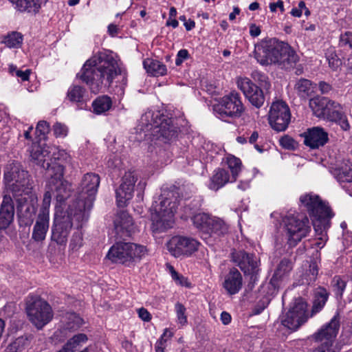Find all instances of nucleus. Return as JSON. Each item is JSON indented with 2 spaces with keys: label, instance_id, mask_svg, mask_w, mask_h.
<instances>
[{
  "label": "nucleus",
  "instance_id": "nucleus-41",
  "mask_svg": "<svg viewBox=\"0 0 352 352\" xmlns=\"http://www.w3.org/2000/svg\"><path fill=\"white\" fill-rule=\"evenodd\" d=\"M347 280L340 276H335L331 282V287L338 300H341L346 289Z\"/></svg>",
  "mask_w": 352,
  "mask_h": 352
},
{
  "label": "nucleus",
  "instance_id": "nucleus-35",
  "mask_svg": "<svg viewBox=\"0 0 352 352\" xmlns=\"http://www.w3.org/2000/svg\"><path fill=\"white\" fill-rule=\"evenodd\" d=\"M144 68L146 72L153 76H164L167 69L165 65L159 60L146 58L143 61Z\"/></svg>",
  "mask_w": 352,
  "mask_h": 352
},
{
  "label": "nucleus",
  "instance_id": "nucleus-64",
  "mask_svg": "<svg viewBox=\"0 0 352 352\" xmlns=\"http://www.w3.org/2000/svg\"><path fill=\"white\" fill-rule=\"evenodd\" d=\"M119 32V29L116 25L109 24L108 26V32L111 36H116Z\"/></svg>",
  "mask_w": 352,
  "mask_h": 352
},
{
  "label": "nucleus",
  "instance_id": "nucleus-8",
  "mask_svg": "<svg viewBox=\"0 0 352 352\" xmlns=\"http://www.w3.org/2000/svg\"><path fill=\"white\" fill-rule=\"evenodd\" d=\"M26 313L29 320L38 329H42L52 321L54 311L44 299L35 295H29L26 302Z\"/></svg>",
  "mask_w": 352,
  "mask_h": 352
},
{
  "label": "nucleus",
  "instance_id": "nucleus-7",
  "mask_svg": "<svg viewBox=\"0 0 352 352\" xmlns=\"http://www.w3.org/2000/svg\"><path fill=\"white\" fill-rule=\"evenodd\" d=\"M146 246L131 242H117L109 249L107 256L114 263L127 267L135 265L147 254Z\"/></svg>",
  "mask_w": 352,
  "mask_h": 352
},
{
  "label": "nucleus",
  "instance_id": "nucleus-51",
  "mask_svg": "<svg viewBox=\"0 0 352 352\" xmlns=\"http://www.w3.org/2000/svg\"><path fill=\"white\" fill-rule=\"evenodd\" d=\"M340 45L352 50V32H346L340 35Z\"/></svg>",
  "mask_w": 352,
  "mask_h": 352
},
{
  "label": "nucleus",
  "instance_id": "nucleus-56",
  "mask_svg": "<svg viewBox=\"0 0 352 352\" xmlns=\"http://www.w3.org/2000/svg\"><path fill=\"white\" fill-rule=\"evenodd\" d=\"M280 145L287 149H293L295 147L296 142L289 136H285L280 140Z\"/></svg>",
  "mask_w": 352,
  "mask_h": 352
},
{
  "label": "nucleus",
  "instance_id": "nucleus-62",
  "mask_svg": "<svg viewBox=\"0 0 352 352\" xmlns=\"http://www.w3.org/2000/svg\"><path fill=\"white\" fill-rule=\"evenodd\" d=\"M30 73V72L29 69H27L25 71H21V70L16 71V76L21 78L23 81H25L29 79Z\"/></svg>",
  "mask_w": 352,
  "mask_h": 352
},
{
  "label": "nucleus",
  "instance_id": "nucleus-24",
  "mask_svg": "<svg viewBox=\"0 0 352 352\" xmlns=\"http://www.w3.org/2000/svg\"><path fill=\"white\" fill-rule=\"evenodd\" d=\"M172 118H164L160 125L154 131L157 133L158 139L168 142L176 139L179 133V127L173 123Z\"/></svg>",
  "mask_w": 352,
  "mask_h": 352
},
{
  "label": "nucleus",
  "instance_id": "nucleus-57",
  "mask_svg": "<svg viewBox=\"0 0 352 352\" xmlns=\"http://www.w3.org/2000/svg\"><path fill=\"white\" fill-rule=\"evenodd\" d=\"M304 8H306V6L304 1H301L298 3V8H294L291 10V14L296 17L301 16Z\"/></svg>",
  "mask_w": 352,
  "mask_h": 352
},
{
  "label": "nucleus",
  "instance_id": "nucleus-36",
  "mask_svg": "<svg viewBox=\"0 0 352 352\" xmlns=\"http://www.w3.org/2000/svg\"><path fill=\"white\" fill-rule=\"evenodd\" d=\"M50 155L51 166L50 170L52 171L53 166H56L58 164L62 165L63 163L67 162L69 159V155L63 149H60L59 147L56 146H50Z\"/></svg>",
  "mask_w": 352,
  "mask_h": 352
},
{
  "label": "nucleus",
  "instance_id": "nucleus-3",
  "mask_svg": "<svg viewBox=\"0 0 352 352\" xmlns=\"http://www.w3.org/2000/svg\"><path fill=\"white\" fill-rule=\"evenodd\" d=\"M254 57L262 65H276L289 69L298 61V56L286 43L274 38H265L255 44Z\"/></svg>",
  "mask_w": 352,
  "mask_h": 352
},
{
  "label": "nucleus",
  "instance_id": "nucleus-63",
  "mask_svg": "<svg viewBox=\"0 0 352 352\" xmlns=\"http://www.w3.org/2000/svg\"><path fill=\"white\" fill-rule=\"evenodd\" d=\"M319 88L322 94H327L331 91V86L329 83L322 81L319 83Z\"/></svg>",
  "mask_w": 352,
  "mask_h": 352
},
{
  "label": "nucleus",
  "instance_id": "nucleus-59",
  "mask_svg": "<svg viewBox=\"0 0 352 352\" xmlns=\"http://www.w3.org/2000/svg\"><path fill=\"white\" fill-rule=\"evenodd\" d=\"M270 10L272 12H276L277 9L279 8L281 12L284 11L283 1L278 0L276 2L270 3Z\"/></svg>",
  "mask_w": 352,
  "mask_h": 352
},
{
  "label": "nucleus",
  "instance_id": "nucleus-33",
  "mask_svg": "<svg viewBox=\"0 0 352 352\" xmlns=\"http://www.w3.org/2000/svg\"><path fill=\"white\" fill-rule=\"evenodd\" d=\"M210 228L207 235L208 239L206 240L209 245H212V238L216 239L228 232V226L222 219L217 217H214Z\"/></svg>",
  "mask_w": 352,
  "mask_h": 352
},
{
  "label": "nucleus",
  "instance_id": "nucleus-39",
  "mask_svg": "<svg viewBox=\"0 0 352 352\" xmlns=\"http://www.w3.org/2000/svg\"><path fill=\"white\" fill-rule=\"evenodd\" d=\"M231 172L232 182H235L241 170L242 164L239 158L228 155L224 160Z\"/></svg>",
  "mask_w": 352,
  "mask_h": 352
},
{
  "label": "nucleus",
  "instance_id": "nucleus-5",
  "mask_svg": "<svg viewBox=\"0 0 352 352\" xmlns=\"http://www.w3.org/2000/svg\"><path fill=\"white\" fill-rule=\"evenodd\" d=\"M300 203L312 219L315 232L323 235V232L330 227V219L333 216L328 204L313 192L301 195Z\"/></svg>",
  "mask_w": 352,
  "mask_h": 352
},
{
  "label": "nucleus",
  "instance_id": "nucleus-25",
  "mask_svg": "<svg viewBox=\"0 0 352 352\" xmlns=\"http://www.w3.org/2000/svg\"><path fill=\"white\" fill-rule=\"evenodd\" d=\"M243 286V277L239 271L236 268H232L225 276L223 287L230 295L238 294Z\"/></svg>",
  "mask_w": 352,
  "mask_h": 352
},
{
  "label": "nucleus",
  "instance_id": "nucleus-17",
  "mask_svg": "<svg viewBox=\"0 0 352 352\" xmlns=\"http://www.w3.org/2000/svg\"><path fill=\"white\" fill-rule=\"evenodd\" d=\"M291 114L287 104L283 101L272 103L269 112V122L276 131H284L288 127Z\"/></svg>",
  "mask_w": 352,
  "mask_h": 352
},
{
  "label": "nucleus",
  "instance_id": "nucleus-37",
  "mask_svg": "<svg viewBox=\"0 0 352 352\" xmlns=\"http://www.w3.org/2000/svg\"><path fill=\"white\" fill-rule=\"evenodd\" d=\"M112 107V100L108 96H100L92 102L93 112L100 115L108 111Z\"/></svg>",
  "mask_w": 352,
  "mask_h": 352
},
{
  "label": "nucleus",
  "instance_id": "nucleus-1",
  "mask_svg": "<svg viewBox=\"0 0 352 352\" xmlns=\"http://www.w3.org/2000/svg\"><path fill=\"white\" fill-rule=\"evenodd\" d=\"M77 76L89 87L91 92L98 93L102 87H109L115 78L120 76V84L116 85V94L122 96L127 78L111 54L99 52L84 64Z\"/></svg>",
  "mask_w": 352,
  "mask_h": 352
},
{
  "label": "nucleus",
  "instance_id": "nucleus-14",
  "mask_svg": "<svg viewBox=\"0 0 352 352\" xmlns=\"http://www.w3.org/2000/svg\"><path fill=\"white\" fill-rule=\"evenodd\" d=\"M232 260L245 275L250 276V283L248 287L252 289L257 280V275L260 270L258 258L254 254L240 251L233 253Z\"/></svg>",
  "mask_w": 352,
  "mask_h": 352
},
{
  "label": "nucleus",
  "instance_id": "nucleus-46",
  "mask_svg": "<svg viewBox=\"0 0 352 352\" xmlns=\"http://www.w3.org/2000/svg\"><path fill=\"white\" fill-rule=\"evenodd\" d=\"M326 58L329 63V67L333 71H337L342 65V60L335 51L332 49L329 50L326 53Z\"/></svg>",
  "mask_w": 352,
  "mask_h": 352
},
{
  "label": "nucleus",
  "instance_id": "nucleus-18",
  "mask_svg": "<svg viewBox=\"0 0 352 352\" xmlns=\"http://www.w3.org/2000/svg\"><path fill=\"white\" fill-rule=\"evenodd\" d=\"M306 310V303L302 301L295 302L289 310L282 316L281 323L289 329H297L307 319Z\"/></svg>",
  "mask_w": 352,
  "mask_h": 352
},
{
  "label": "nucleus",
  "instance_id": "nucleus-60",
  "mask_svg": "<svg viewBox=\"0 0 352 352\" xmlns=\"http://www.w3.org/2000/svg\"><path fill=\"white\" fill-rule=\"evenodd\" d=\"M327 230H325L323 232V233H322V234H323V235H322V234H320V233H318V232H316V234L317 235H318V236H319V240H320V241H318V242H317V243H316V245H317V247H318V248H322V247L324 245L325 242H326V241H327V235H326V232H327Z\"/></svg>",
  "mask_w": 352,
  "mask_h": 352
},
{
  "label": "nucleus",
  "instance_id": "nucleus-43",
  "mask_svg": "<svg viewBox=\"0 0 352 352\" xmlns=\"http://www.w3.org/2000/svg\"><path fill=\"white\" fill-rule=\"evenodd\" d=\"M85 89L79 85H72L67 91V98L72 102L80 103L83 100Z\"/></svg>",
  "mask_w": 352,
  "mask_h": 352
},
{
  "label": "nucleus",
  "instance_id": "nucleus-44",
  "mask_svg": "<svg viewBox=\"0 0 352 352\" xmlns=\"http://www.w3.org/2000/svg\"><path fill=\"white\" fill-rule=\"evenodd\" d=\"M22 41L23 37L21 34L12 32L4 37L3 43L10 48H17L20 47Z\"/></svg>",
  "mask_w": 352,
  "mask_h": 352
},
{
  "label": "nucleus",
  "instance_id": "nucleus-61",
  "mask_svg": "<svg viewBox=\"0 0 352 352\" xmlns=\"http://www.w3.org/2000/svg\"><path fill=\"white\" fill-rule=\"evenodd\" d=\"M261 34V29L255 24H251L250 26V34L252 37H256Z\"/></svg>",
  "mask_w": 352,
  "mask_h": 352
},
{
  "label": "nucleus",
  "instance_id": "nucleus-42",
  "mask_svg": "<svg viewBox=\"0 0 352 352\" xmlns=\"http://www.w3.org/2000/svg\"><path fill=\"white\" fill-rule=\"evenodd\" d=\"M327 106L324 107V116L321 118L331 121L342 109L340 104L327 98Z\"/></svg>",
  "mask_w": 352,
  "mask_h": 352
},
{
  "label": "nucleus",
  "instance_id": "nucleus-55",
  "mask_svg": "<svg viewBox=\"0 0 352 352\" xmlns=\"http://www.w3.org/2000/svg\"><path fill=\"white\" fill-rule=\"evenodd\" d=\"M190 55L188 51L186 49L180 50L176 56L175 64L177 66L181 65L184 60H187L189 58Z\"/></svg>",
  "mask_w": 352,
  "mask_h": 352
},
{
  "label": "nucleus",
  "instance_id": "nucleus-38",
  "mask_svg": "<svg viewBox=\"0 0 352 352\" xmlns=\"http://www.w3.org/2000/svg\"><path fill=\"white\" fill-rule=\"evenodd\" d=\"M294 89L299 97L306 99L314 92V86L309 80L300 78L295 84Z\"/></svg>",
  "mask_w": 352,
  "mask_h": 352
},
{
  "label": "nucleus",
  "instance_id": "nucleus-27",
  "mask_svg": "<svg viewBox=\"0 0 352 352\" xmlns=\"http://www.w3.org/2000/svg\"><path fill=\"white\" fill-rule=\"evenodd\" d=\"M114 227L120 237L130 236L133 230V219L128 212H120L114 219Z\"/></svg>",
  "mask_w": 352,
  "mask_h": 352
},
{
  "label": "nucleus",
  "instance_id": "nucleus-34",
  "mask_svg": "<svg viewBox=\"0 0 352 352\" xmlns=\"http://www.w3.org/2000/svg\"><path fill=\"white\" fill-rule=\"evenodd\" d=\"M329 296V292L324 287H318L314 292L311 309L312 315L320 312L324 307Z\"/></svg>",
  "mask_w": 352,
  "mask_h": 352
},
{
  "label": "nucleus",
  "instance_id": "nucleus-53",
  "mask_svg": "<svg viewBox=\"0 0 352 352\" xmlns=\"http://www.w3.org/2000/svg\"><path fill=\"white\" fill-rule=\"evenodd\" d=\"M318 274V266L316 262H311L309 265V272L307 273V283L314 282Z\"/></svg>",
  "mask_w": 352,
  "mask_h": 352
},
{
  "label": "nucleus",
  "instance_id": "nucleus-15",
  "mask_svg": "<svg viewBox=\"0 0 352 352\" xmlns=\"http://www.w3.org/2000/svg\"><path fill=\"white\" fill-rule=\"evenodd\" d=\"M51 195L50 192L44 194L42 206L33 227L32 238L36 242L45 240L50 224V207Z\"/></svg>",
  "mask_w": 352,
  "mask_h": 352
},
{
  "label": "nucleus",
  "instance_id": "nucleus-21",
  "mask_svg": "<svg viewBox=\"0 0 352 352\" xmlns=\"http://www.w3.org/2000/svg\"><path fill=\"white\" fill-rule=\"evenodd\" d=\"M331 173L340 184L352 185V162L351 160L338 157L331 168Z\"/></svg>",
  "mask_w": 352,
  "mask_h": 352
},
{
  "label": "nucleus",
  "instance_id": "nucleus-30",
  "mask_svg": "<svg viewBox=\"0 0 352 352\" xmlns=\"http://www.w3.org/2000/svg\"><path fill=\"white\" fill-rule=\"evenodd\" d=\"M229 182L232 183L233 182H232V177L230 175L228 170L218 168L214 170L210 179L208 188L217 191Z\"/></svg>",
  "mask_w": 352,
  "mask_h": 352
},
{
  "label": "nucleus",
  "instance_id": "nucleus-48",
  "mask_svg": "<svg viewBox=\"0 0 352 352\" xmlns=\"http://www.w3.org/2000/svg\"><path fill=\"white\" fill-rule=\"evenodd\" d=\"M82 324V319L76 314L72 313L68 316V322H67V329L76 330Z\"/></svg>",
  "mask_w": 352,
  "mask_h": 352
},
{
  "label": "nucleus",
  "instance_id": "nucleus-49",
  "mask_svg": "<svg viewBox=\"0 0 352 352\" xmlns=\"http://www.w3.org/2000/svg\"><path fill=\"white\" fill-rule=\"evenodd\" d=\"M175 309L177 315V322L182 326L186 324L187 317L186 315L185 307L182 304L177 302L175 305Z\"/></svg>",
  "mask_w": 352,
  "mask_h": 352
},
{
  "label": "nucleus",
  "instance_id": "nucleus-23",
  "mask_svg": "<svg viewBox=\"0 0 352 352\" xmlns=\"http://www.w3.org/2000/svg\"><path fill=\"white\" fill-rule=\"evenodd\" d=\"M50 145L33 143L30 150L31 160L41 168L50 170L51 166Z\"/></svg>",
  "mask_w": 352,
  "mask_h": 352
},
{
  "label": "nucleus",
  "instance_id": "nucleus-19",
  "mask_svg": "<svg viewBox=\"0 0 352 352\" xmlns=\"http://www.w3.org/2000/svg\"><path fill=\"white\" fill-rule=\"evenodd\" d=\"M138 179L134 172L125 173L120 187L116 190V201L119 207H124L133 195L134 185Z\"/></svg>",
  "mask_w": 352,
  "mask_h": 352
},
{
  "label": "nucleus",
  "instance_id": "nucleus-52",
  "mask_svg": "<svg viewBox=\"0 0 352 352\" xmlns=\"http://www.w3.org/2000/svg\"><path fill=\"white\" fill-rule=\"evenodd\" d=\"M54 134L56 138H65L68 133V129L66 125L57 122L53 126Z\"/></svg>",
  "mask_w": 352,
  "mask_h": 352
},
{
  "label": "nucleus",
  "instance_id": "nucleus-16",
  "mask_svg": "<svg viewBox=\"0 0 352 352\" xmlns=\"http://www.w3.org/2000/svg\"><path fill=\"white\" fill-rule=\"evenodd\" d=\"M200 243L192 237L174 236L166 243L170 254L175 258L189 256L196 252Z\"/></svg>",
  "mask_w": 352,
  "mask_h": 352
},
{
  "label": "nucleus",
  "instance_id": "nucleus-4",
  "mask_svg": "<svg viewBox=\"0 0 352 352\" xmlns=\"http://www.w3.org/2000/svg\"><path fill=\"white\" fill-rule=\"evenodd\" d=\"M178 195L175 189H162L157 200L153 201L151 208L153 232H164L173 226L174 216L178 206Z\"/></svg>",
  "mask_w": 352,
  "mask_h": 352
},
{
  "label": "nucleus",
  "instance_id": "nucleus-45",
  "mask_svg": "<svg viewBox=\"0 0 352 352\" xmlns=\"http://www.w3.org/2000/svg\"><path fill=\"white\" fill-rule=\"evenodd\" d=\"M28 343L26 337H19L7 346L4 352H22Z\"/></svg>",
  "mask_w": 352,
  "mask_h": 352
},
{
  "label": "nucleus",
  "instance_id": "nucleus-6",
  "mask_svg": "<svg viewBox=\"0 0 352 352\" xmlns=\"http://www.w3.org/2000/svg\"><path fill=\"white\" fill-rule=\"evenodd\" d=\"M100 185V177L93 173L85 174L80 183V192L76 208L79 213L75 212L74 217L78 221H87L89 212L91 209L98 188Z\"/></svg>",
  "mask_w": 352,
  "mask_h": 352
},
{
  "label": "nucleus",
  "instance_id": "nucleus-32",
  "mask_svg": "<svg viewBox=\"0 0 352 352\" xmlns=\"http://www.w3.org/2000/svg\"><path fill=\"white\" fill-rule=\"evenodd\" d=\"M19 11L36 14L47 0H9Z\"/></svg>",
  "mask_w": 352,
  "mask_h": 352
},
{
  "label": "nucleus",
  "instance_id": "nucleus-11",
  "mask_svg": "<svg viewBox=\"0 0 352 352\" xmlns=\"http://www.w3.org/2000/svg\"><path fill=\"white\" fill-rule=\"evenodd\" d=\"M283 222L288 243L290 246H295L311 231L309 221L307 217H300L289 214L285 217Z\"/></svg>",
  "mask_w": 352,
  "mask_h": 352
},
{
  "label": "nucleus",
  "instance_id": "nucleus-28",
  "mask_svg": "<svg viewBox=\"0 0 352 352\" xmlns=\"http://www.w3.org/2000/svg\"><path fill=\"white\" fill-rule=\"evenodd\" d=\"M164 118H166V116L163 115L160 111L148 110L142 116L140 123L142 127H144L146 130H153L155 131Z\"/></svg>",
  "mask_w": 352,
  "mask_h": 352
},
{
  "label": "nucleus",
  "instance_id": "nucleus-47",
  "mask_svg": "<svg viewBox=\"0 0 352 352\" xmlns=\"http://www.w3.org/2000/svg\"><path fill=\"white\" fill-rule=\"evenodd\" d=\"M331 121L336 122L344 131L350 129V124L342 109Z\"/></svg>",
  "mask_w": 352,
  "mask_h": 352
},
{
  "label": "nucleus",
  "instance_id": "nucleus-2",
  "mask_svg": "<svg viewBox=\"0 0 352 352\" xmlns=\"http://www.w3.org/2000/svg\"><path fill=\"white\" fill-rule=\"evenodd\" d=\"M3 182L16 199L19 214L31 219L36 212V197L32 193L28 172L21 169L18 163L8 164L4 170Z\"/></svg>",
  "mask_w": 352,
  "mask_h": 352
},
{
  "label": "nucleus",
  "instance_id": "nucleus-9",
  "mask_svg": "<svg viewBox=\"0 0 352 352\" xmlns=\"http://www.w3.org/2000/svg\"><path fill=\"white\" fill-rule=\"evenodd\" d=\"M75 212L79 213L78 209L75 207L69 208V212L67 215H56L54 221V227L52 228V239L58 244L62 245L66 243L67 236L71 228L76 223L77 229L81 228L87 221H78L74 217Z\"/></svg>",
  "mask_w": 352,
  "mask_h": 352
},
{
  "label": "nucleus",
  "instance_id": "nucleus-22",
  "mask_svg": "<svg viewBox=\"0 0 352 352\" xmlns=\"http://www.w3.org/2000/svg\"><path fill=\"white\" fill-rule=\"evenodd\" d=\"M302 136L304 137V144L311 148H318L329 141L328 133L319 126L308 129Z\"/></svg>",
  "mask_w": 352,
  "mask_h": 352
},
{
  "label": "nucleus",
  "instance_id": "nucleus-40",
  "mask_svg": "<svg viewBox=\"0 0 352 352\" xmlns=\"http://www.w3.org/2000/svg\"><path fill=\"white\" fill-rule=\"evenodd\" d=\"M327 100L326 97H315L309 100V107L316 117L321 118L322 116H324Z\"/></svg>",
  "mask_w": 352,
  "mask_h": 352
},
{
  "label": "nucleus",
  "instance_id": "nucleus-20",
  "mask_svg": "<svg viewBox=\"0 0 352 352\" xmlns=\"http://www.w3.org/2000/svg\"><path fill=\"white\" fill-rule=\"evenodd\" d=\"M237 86L254 107L260 108L263 104L265 97L263 91L249 78H239Z\"/></svg>",
  "mask_w": 352,
  "mask_h": 352
},
{
  "label": "nucleus",
  "instance_id": "nucleus-50",
  "mask_svg": "<svg viewBox=\"0 0 352 352\" xmlns=\"http://www.w3.org/2000/svg\"><path fill=\"white\" fill-rule=\"evenodd\" d=\"M82 245V233L78 229L72 237L69 247L73 251L78 250Z\"/></svg>",
  "mask_w": 352,
  "mask_h": 352
},
{
  "label": "nucleus",
  "instance_id": "nucleus-12",
  "mask_svg": "<svg viewBox=\"0 0 352 352\" xmlns=\"http://www.w3.org/2000/svg\"><path fill=\"white\" fill-rule=\"evenodd\" d=\"M217 116L224 120L241 116L244 108L239 94L235 91L224 96L221 101L213 107Z\"/></svg>",
  "mask_w": 352,
  "mask_h": 352
},
{
  "label": "nucleus",
  "instance_id": "nucleus-26",
  "mask_svg": "<svg viewBox=\"0 0 352 352\" xmlns=\"http://www.w3.org/2000/svg\"><path fill=\"white\" fill-rule=\"evenodd\" d=\"M14 206L12 199L9 195H4L0 206V230L7 228L13 221Z\"/></svg>",
  "mask_w": 352,
  "mask_h": 352
},
{
  "label": "nucleus",
  "instance_id": "nucleus-31",
  "mask_svg": "<svg viewBox=\"0 0 352 352\" xmlns=\"http://www.w3.org/2000/svg\"><path fill=\"white\" fill-rule=\"evenodd\" d=\"M214 217H212L206 213H198L192 218L194 226L202 233L201 237L204 240H207V235L210 230Z\"/></svg>",
  "mask_w": 352,
  "mask_h": 352
},
{
  "label": "nucleus",
  "instance_id": "nucleus-10",
  "mask_svg": "<svg viewBox=\"0 0 352 352\" xmlns=\"http://www.w3.org/2000/svg\"><path fill=\"white\" fill-rule=\"evenodd\" d=\"M340 329V316L336 314L331 320L313 335L314 340L320 345L314 352H336L333 346Z\"/></svg>",
  "mask_w": 352,
  "mask_h": 352
},
{
  "label": "nucleus",
  "instance_id": "nucleus-29",
  "mask_svg": "<svg viewBox=\"0 0 352 352\" xmlns=\"http://www.w3.org/2000/svg\"><path fill=\"white\" fill-rule=\"evenodd\" d=\"M292 269V263L287 260L283 259L278 264L273 276L270 280V283L274 288L280 286L281 283L287 280L288 276Z\"/></svg>",
  "mask_w": 352,
  "mask_h": 352
},
{
  "label": "nucleus",
  "instance_id": "nucleus-13",
  "mask_svg": "<svg viewBox=\"0 0 352 352\" xmlns=\"http://www.w3.org/2000/svg\"><path fill=\"white\" fill-rule=\"evenodd\" d=\"M63 175L64 168L62 165L53 166L48 182V190L45 192H50L51 196L53 195L60 202L67 199L70 194V185L63 179Z\"/></svg>",
  "mask_w": 352,
  "mask_h": 352
},
{
  "label": "nucleus",
  "instance_id": "nucleus-54",
  "mask_svg": "<svg viewBox=\"0 0 352 352\" xmlns=\"http://www.w3.org/2000/svg\"><path fill=\"white\" fill-rule=\"evenodd\" d=\"M50 131V125L46 121H40L36 127V133L38 136L45 138V135Z\"/></svg>",
  "mask_w": 352,
  "mask_h": 352
},
{
  "label": "nucleus",
  "instance_id": "nucleus-58",
  "mask_svg": "<svg viewBox=\"0 0 352 352\" xmlns=\"http://www.w3.org/2000/svg\"><path fill=\"white\" fill-rule=\"evenodd\" d=\"M139 317L144 321L148 322L151 319L150 313L144 308H140L138 311Z\"/></svg>",
  "mask_w": 352,
  "mask_h": 352
}]
</instances>
